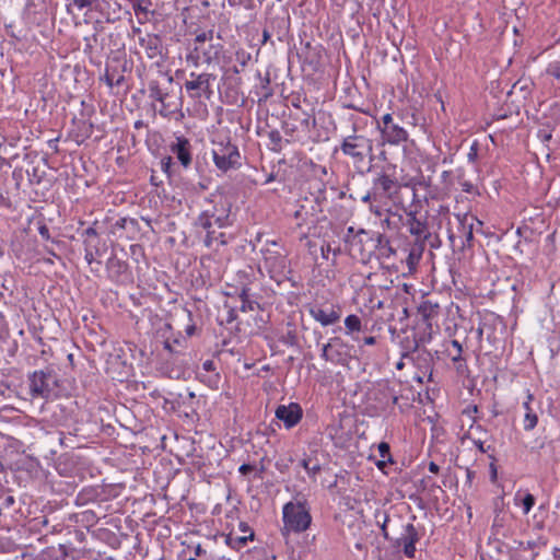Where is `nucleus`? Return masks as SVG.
Masks as SVG:
<instances>
[{"instance_id": "f257e3e1", "label": "nucleus", "mask_w": 560, "mask_h": 560, "mask_svg": "<svg viewBox=\"0 0 560 560\" xmlns=\"http://www.w3.org/2000/svg\"><path fill=\"white\" fill-rule=\"evenodd\" d=\"M148 90L149 97L160 103V116L177 121L184 118L183 86L176 83L171 74L160 72L156 79H152L148 83Z\"/></svg>"}, {"instance_id": "f03ea898", "label": "nucleus", "mask_w": 560, "mask_h": 560, "mask_svg": "<svg viewBox=\"0 0 560 560\" xmlns=\"http://www.w3.org/2000/svg\"><path fill=\"white\" fill-rule=\"evenodd\" d=\"M205 202V208L197 219L198 226L209 231L213 224L220 229L233 224L232 202L225 194L215 191Z\"/></svg>"}, {"instance_id": "7ed1b4c3", "label": "nucleus", "mask_w": 560, "mask_h": 560, "mask_svg": "<svg viewBox=\"0 0 560 560\" xmlns=\"http://www.w3.org/2000/svg\"><path fill=\"white\" fill-rule=\"evenodd\" d=\"M339 150L351 160L358 173L364 174L374 161V141L365 135H349L340 143Z\"/></svg>"}, {"instance_id": "20e7f679", "label": "nucleus", "mask_w": 560, "mask_h": 560, "mask_svg": "<svg viewBox=\"0 0 560 560\" xmlns=\"http://www.w3.org/2000/svg\"><path fill=\"white\" fill-rule=\"evenodd\" d=\"M213 36V30L203 31L197 34L194 39V48L189 54H187L186 61L198 67L201 60L210 65L213 60L218 59L221 46L212 43Z\"/></svg>"}, {"instance_id": "39448f33", "label": "nucleus", "mask_w": 560, "mask_h": 560, "mask_svg": "<svg viewBox=\"0 0 560 560\" xmlns=\"http://www.w3.org/2000/svg\"><path fill=\"white\" fill-rule=\"evenodd\" d=\"M215 79L217 77L213 73L192 71L186 78L183 88L189 98L201 103L211 100L213 96L212 83Z\"/></svg>"}, {"instance_id": "423d86ee", "label": "nucleus", "mask_w": 560, "mask_h": 560, "mask_svg": "<svg viewBox=\"0 0 560 560\" xmlns=\"http://www.w3.org/2000/svg\"><path fill=\"white\" fill-rule=\"evenodd\" d=\"M369 408L371 415H380L388 407L394 406L398 401V395L392 387L389 381L376 382L368 393Z\"/></svg>"}, {"instance_id": "0eeeda50", "label": "nucleus", "mask_w": 560, "mask_h": 560, "mask_svg": "<svg viewBox=\"0 0 560 560\" xmlns=\"http://www.w3.org/2000/svg\"><path fill=\"white\" fill-rule=\"evenodd\" d=\"M283 529L287 532H305L312 522V516L304 503L288 502L283 506Z\"/></svg>"}, {"instance_id": "6e6552de", "label": "nucleus", "mask_w": 560, "mask_h": 560, "mask_svg": "<svg viewBox=\"0 0 560 560\" xmlns=\"http://www.w3.org/2000/svg\"><path fill=\"white\" fill-rule=\"evenodd\" d=\"M213 162L218 170L228 172L241 166V153L238 148L229 138L213 142Z\"/></svg>"}, {"instance_id": "1a4fd4ad", "label": "nucleus", "mask_w": 560, "mask_h": 560, "mask_svg": "<svg viewBox=\"0 0 560 560\" xmlns=\"http://www.w3.org/2000/svg\"><path fill=\"white\" fill-rule=\"evenodd\" d=\"M375 128L381 135L382 144L400 145L409 139L408 131L395 122L389 113L383 115L381 119H375Z\"/></svg>"}, {"instance_id": "9d476101", "label": "nucleus", "mask_w": 560, "mask_h": 560, "mask_svg": "<svg viewBox=\"0 0 560 560\" xmlns=\"http://www.w3.org/2000/svg\"><path fill=\"white\" fill-rule=\"evenodd\" d=\"M351 349L352 346L342 338L331 337L323 345L320 357L334 365L347 366L352 359Z\"/></svg>"}, {"instance_id": "9b49d317", "label": "nucleus", "mask_w": 560, "mask_h": 560, "mask_svg": "<svg viewBox=\"0 0 560 560\" xmlns=\"http://www.w3.org/2000/svg\"><path fill=\"white\" fill-rule=\"evenodd\" d=\"M30 394L33 398L47 399L57 385V375L52 369L34 371L28 375Z\"/></svg>"}, {"instance_id": "f8f14e48", "label": "nucleus", "mask_w": 560, "mask_h": 560, "mask_svg": "<svg viewBox=\"0 0 560 560\" xmlns=\"http://www.w3.org/2000/svg\"><path fill=\"white\" fill-rule=\"evenodd\" d=\"M265 268L270 277L283 276L287 270V255L282 246L276 242H267L266 247L261 249Z\"/></svg>"}, {"instance_id": "ddd939ff", "label": "nucleus", "mask_w": 560, "mask_h": 560, "mask_svg": "<svg viewBox=\"0 0 560 560\" xmlns=\"http://www.w3.org/2000/svg\"><path fill=\"white\" fill-rule=\"evenodd\" d=\"M402 185L394 174L385 171L377 173L373 178L372 188L376 196L386 205L388 201H395Z\"/></svg>"}, {"instance_id": "4468645a", "label": "nucleus", "mask_w": 560, "mask_h": 560, "mask_svg": "<svg viewBox=\"0 0 560 560\" xmlns=\"http://www.w3.org/2000/svg\"><path fill=\"white\" fill-rule=\"evenodd\" d=\"M139 45L149 59H164L165 48L163 39L158 34L148 33L139 37Z\"/></svg>"}, {"instance_id": "2eb2a0df", "label": "nucleus", "mask_w": 560, "mask_h": 560, "mask_svg": "<svg viewBox=\"0 0 560 560\" xmlns=\"http://www.w3.org/2000/svg\"><path fill=\"white\" fill-rule=\"evenodd\" d=\"M275 413L287 429H292L302 420L303 409L299 404L290 402L289 405H279Z\"/></svg>"}, {"instance_id": "dca6fc26", "label": "nucleus", "mask_w": 560, "mask_h": 560, "mask_svg": "<svg viewBox=\"0 0 560 560\" xmlns=\"http://www.w3.org/2000/svg\"><path fill=\"white\" fill-rule=\"evenodd\" d=\"M171 152L176 156L184 168H188L192 163V145L184 136H176L175 141L170 145Z\"/></svg>"}, {"instance_id": "f3484780", "label": "nucleus", "mask_w": 560, "mask_h": 560, "mask_svg": "<svg viewBox=\"0 0 560 560\" xmlns=\"http://www.w3.org/2000/svg\"><path fill=\"white\" fill-rule=\"evenodd\" d=\"M310 315L318 322L322 326H330L340 320L341 311L337 305H330L324 308L319 305H314L310 308Z\"/></svg>"}, {"instance_id": "a211bd4d", "label": "nucleus", "mask_w": 560, "mask_h": 560, "mask_svg": "<svg viewBox=\"0 0 560 560\" xmlns=\"http://www.w3.org/2000/svg\"><path fill=\"white\" fill-rule=\"evenodd\" d=\"M419 533L413 524L408 523L404 527V532L400 537L397 538V546L402 547V551L405 556L409 559L415 558L416 555V544L419 541Z\"/></svg>"}, {"instance_id": "6ab92c4d", "label": "nucleus", "mask_w": 560, "mask_h": 560, "mask_svg": "<svg viewBox=\"0 0 560 560\" xmlns=\"http://www.w3.org/2000/svg\"><path fill=\"white\" fill-rule=\"evenodd\" d=\"M406 225L409 233L415 236V241L425 242L430 236L429 226L425 220H420L417 217L416 210L406 212Z\"/></svg>"}, {"instance_id": "aec40b11", "label": "nucleus", "mask_w": 560, "mask_h": 560, "mask_svg": "<svg viewBox=\"0 0 560 560\" xmlns=\"http://www.w3.org/2000/svg\"><path fill=\"white\" fill-rule=\"evenodd\" d=\"M457 220V237L462 238V246H471L474 241V222L477 220L470 213L456 214Z\"/></svg>"}, {"instance_id": "412c9836", "label": "nucleus", "mask_w": 560, "mask_h": 560, "mask_svg": "<svg viewBox=\"0 0 560 560\" xmlns=\"http://www.w3.org/2000/svg\"><path fill=\"white\" fill-rule=\"evenodd\" d=\"M240 530L242 535L231 532L225 538V542L235 550L242 549L249 540L254 539V532L246 523H240Z\"/></svg>"}, {"instance_id": "4be33fe9", "label": "nucleus", "mask_w": 560, "mask_h": 560, "mask_svg": "<svg viewBox=\"0 0 560 560\" xmlns=\"http://www.w3.org/2000/svg\"><path fill=\"white\" fill-rule=\"evenodd\" d=\"M452 347L455 349V353H448L452 362L455 365V370L459 375H466L468 373V366L466 363V359L463 357V346L458 340L451 341Z\"/></svg>"}, {"instance_id": "5701e85b", "label": "nucleus", "mask_w": 560, "mask_h": 560, "mask_svg": "<svg viewBox=\"0 0 560 560\" xmlns=\"http://www.w3.org/2000/svg\"><path fill=\"white\" fill-rule=\"evenodd\" d=\"M424 243L420 241H415V243L411 245L408 256L406 258V264L408 267V272L412 273L416 271L417 266L422 257L423 250H424Z\"/></svg>"}, {"instance_id": "b1692460", "label": "nucleus", "mask_w": 560, "mask_h": 560, "mask_svg": "<svg viewBox=\"0 0 560 560\" xmlns=\"http://www.w3.org/2000/svg\"><path fill=\"white\" fill-rule=\"evenodd\" d=\"M361 201L363 203L368 205L370 212L373 213L374 215L381 218L384 214V212H385L384 203H383V201H381L378 196H376L373 188H371V190H369L361 198Z\"/></svg>"}, {"instance_id": "393cba45", "label": "nucleus", "mask_w": 560, "mask_h": 560, "mask_svg": "<svg viewBox=\"0 0 560 560\" xmlns=\"http://www.w3.org/2000/svg\"><path fill=\"white\" fill-rule=\"evenodd\" d=\"M418 312L423 320L427 322L428 326H431V320L438 317L440 313V305L430 300H425L419 305Z\"/></svg>"}, {"instance_id": "a878e982", "label": "nucleus", "mask_w": 560, "mask_h": 560, "mask_svg": "<svg viewBox=\"0 0 560 560\" xmlns=\"http://www.w3.org/2000/svg\"><path fill=\"white\" fill-rule=\"evenodd\" d=\"M533 400V395H527V400L523 404V407L525 409V416H524V430L525 431H532L538 423V416L537 413L532 409L530 402Z\"/></svg>"}, {"instance_id": "bb28decb", "label": "nucleus", "mask_w": 560, "mask_h": 560, "mask_svg": "<svg viewBox=\"0 0 560 560\" xmlns=\"http://www.w3.org/2000/svg\"><path fill=\"white\" fill-rule=\"evenodd\" d=\"M361 330H362V320L358 315L351 314L345 318L346 335L351 336L354 341L359 340V337L355 336L354 334L360 332Z\"/></svg>"}, {"instance_id": "cd10ccee", "label": "nucleus", "mask_w": 560, "mask_h": 560, "mask_svg": "<svg viewBox=\"0 0 560 560\" xmlns=\"http://www.w3.org/2000/svg\"><path fill=\"white\" fill-rule=\"evenodd\" d=\"M289 118L293 119L305 131H308L316 122L315 117L307 112L291 113Z\"/></svg>"}, {"instance_id": "c85d7f7f", "label": "nucleus", "mask_w": 560, "mask_h": 560, "mask_svg": "<svg viewBox=\"0 0 560 560\" xmlns=\"http://www.w3.org/2000/svg\"><path fill=\"white\" fill-rule=\"evenodd\" d=\"M203 242H205V245L209 248L219 247V246L225 245L228 243L225 233H223V232L217 233V231L213 230L212 228L209 231H207V235H206Z\"/></svg>"}, {"instance_id": "c756f323", "label": "nucleus", "mask_w": 560, "mask_h": 560, "mask_svg": "<svg viewBox=\"0 0 560 560\" xmlns=\"http://www.w3.org/2000/svg\"><path fill=\"white\" fill-rule=\"evenodd\" d=\"M351 135H364L363 131L366 127L372 126L373 121L362 116H351Z\"/></svg>"}, {"instance_id": "7c9ffc66", "label": "nucleus", "mask_w": 560, "mask_h": 560, "mask_svg": "<svg viewBox=\"0 0 560 560\" xmlns=\"http://www.w3.org/2000/svg\"><path fill=\"white\" fill-rule=\"evenodd\" d=\"M248 291H249V289L244 287V288H242L241 293H240V299L242 302L240 310L242 312H248V311L253 312L256 308H259V303L249 299Z\"/></svg>"}, {"instance_id": "2f4dec72", "label": "nucleus", "mask_w": 560, "mask_h": 560, "mask_svg": "<svg viewBox=\"0 0 560 560\" xmlns=\"http://www.w3.org/2000/svg\"><path fill=\"white\" fill-rule=\"evenodd\" d=\"M377 247L383 257L389 258L396 255V249L392 246L389 240L382 234L377 237Z\"/></svg>"}, {"instance_id": "473e14b6", "label": "nucleus", "mask_w": 560, "mask_h": 560, "mask_svg": "<svg viewBox=\"0 0 560 560\" xmlns=\"http://www.w3.org/2000/svg\"><path fill=\"white\" fill-rule=\"evenodd\" d=\"M84 246H85V260L91 266L92 264L96 262L97 265H101V261L96 260V256L100 255V250L96 247V245L93 244L92 240H84Z\"/></svg>"}, {"instance_id": "72a5a7b5", "label": "nucleus", "mask_w": 560, "mask_h": 560, "mask_svg": "<svg viewBox=\"0 0 560 560\" xmlns=\"http://www.w3.org/2000/svg\"><path fill=\"white\" fill-rule=\"evenodd\" d=\"M104 81L109 88L119 86L124 83L125 77L118 73L116 70L106 69L104 74Z\"/></svg>"}, {"instance_id": "f704fd0d", "label": "nucleus", "mask_w": 560, "mask_h": 560, "mask_svg": "<svg viewBox=\"0 0 560 560\" xmlns=\"http://www.w3.org/2000/svg\"><path fill=\"white\" fill-rule=\"evenodd\" d=\"M268 139L271 144V151L279 153L283 148V139L279 130H271L268 132Z\"/></svg>"}, {"instance_id": "c9c22d12", "label": "nucleus", "mask_w": 560, "mask_h": 560, "mask_svg": "<svg viewBox=\"0 0 560 560\" xmlns=\"http://www.w3.org/2000/svg\"><path fill=\"white\" fill-rule=\"evenodd\" d=\"M186 347L183 346V342L179 339H173V340L166 339L164 341V349L167 350L172 354L180 355L184 353L183 350Z\"/></svg>"}, {"instance_id": "e433bc0d", "label": "nucleus", "mask_w": 560, "mask_h": 560, "mask_svg": "<svg viewBox=\"0 0 560 560\" xmlns=\"http://www.w3.org/2000/svg\"><path fill=\"white\" fill-rule=\"evenodd\" d=\"M302 467L307 471L310 476H316L320 471V466L317 463H313L311 458H304L301 462Z\"/></svg>"}, {"instance_id": "4c0bfd02", "label": "nucleus", "mask_w": 560, "mask_h": 560, "mask_svg": "<svg viewBox=\"0 0 560 560\" xmlns=\"http://www.w3.org/2000/svg\"><path fill=\"white\" fill-rule=\"evenodd\" d=\"M535 497L532 493H526L522 500L523 514L527 515L535 505Z\"/></svg>"}, {"instance_id": "58836bf2", "label": "nucleus", "mask_w": 560, "mask_h": 560, "mask_svg": "<svg viewBox=\"0 0 560 560\" xmlns=\"http://www.w3.org/2000/svg\"><path fill=\"white\" fill-rule=\"evenodd\" d=\"M377 450L381 458H387V462H389L390 464L394 463L390 454V446L387 442H381L377 446Z\"/></svg>"}, {"instance_id": "ea45409f", "label": "nucleus", "mask_w": 560, "mask_h": 560, "mask_svg": "<svg viewBox=\"0 0 560 560\" xmlns=\"http://www.w3.org/2000/svg\"><path fill=\"white\" fill-rule=\"evenodd\" d=\"M282 129H283V132H284L285 136H288L290 138H293L295 131L301 129V127L298 124H292L290 121H284L282 124Z\"/></svg>"}, {"instance_id": "a19ab883", "label": "nucleus", "mask_w": 560, "mask_h": 560, "mask_svg": "<svg viewBox=\"0 0 560 560\" xmlns=\"http://www.w3.org/2000/svg\"><path fill=\"white\" fill-rule=\"evenodd\" d=\"M547 73L557 80H560V61H552L547 67Z\"/></svg>"}, {"instance_id": "79ce46f5", "label": "nucleus", "mask_w": 560, "mask_h": 560, "mask_svg": "<svg viewBox=\"0 0 560 560\" xmlns=\"http://www.w3.org/2000/svg\"><path fill=\"white\" fill-rule=\"evenodd\" d=\"M129 224L136 226L138 225V222L136 219L120 218L119 220L116 221L114 226L117 229H126Z\"/></svg>"}, {"instance_id": "37998d69", "label": "nucleus", "mask_w": 560, "mask_h": 560, "mask_svg": "<svg viewBox=\"0 0 560 560\" xmlns=\"http://www.w3.org/2000/svg\"><path fill=\"white\" fill-rule=\"evenodd\" d=\"M326 186L325 184L323 183H319L318 184V189H317V194L315 195V202L317 205H322L323 202L326 201Z\"/></svg>"}, {"instance_id": "c03bdc74", "label": "nucleus", "mask_w": 560, "mask_h": 560, "mask_svg": "<svg viewBox=\"0 0 560 560\" xmlns=\"http://www.w3.org/2000/svg\"><path fill=\"white\" fill-rule=\"evenodd\" d=\"M459 186L464 192L478 194L477 187L469 180H460Z\"/></svg>"}, {"instance_id": "a18cd8bd", "label": "nucleus", "mask_w": 560, "mask_h": 560, "mask_svg": "<svg viewBox=\"0 0 560 560\" xmlns=\"http://www.w3.org/2000/svg\"><path fill=\"white\" fill-rule=\"evenodd\" d=\"M235 56L236 60L243 68L247 65L248 60L250 59V54L246 52L245 50L236 51Z\"/></svg>"}, {"instance_id": "49530a36", "label": "nucleus", "mask_w": 560, "mask_h": 560, "mask_svg": "<svg viewBox=\"0 0 560 560\" xmlns=\"http://www.w3.org/2000/svg\"><path fill=\"white\" fill-rule=\"evenodd\" d=\"M82 521L86 523L94 524L97 520L95 513L93 511H84L82 514Z\"/></svg>"}, {"instance_id": "de8ad7c7", "label": "nucleus", "mask_w": 560, "mask_h": 560, "mask_svg": "<svg viewBox=\"0 0 560 560\" xmlns=\"http://www.w3.org/2000/svg\"><path fill=\"white\" fill-rule=\"evenodd\" d=\"M97 224V221H95L90 228H88L84 232H83V235L86 237L85 240H90L91 237H97L98 236V233L95 229V225Z\"/></svg>"}, {"instance_id": "09e8293b", "label": "nucleus", "mask_w": 560, "mask_h": 560, "mask_svg": "<svg viewBox=\"0 0 560 560\" xmlns=\"http://www.w3.org/2000/svg\"><path fill=\"white\" fill-rule=\"evenodd\" d=\"M477 156H478V143L474 142L470 147L467 158H468V161L475 162L477 160Z\"/></svg>"}, {"instance_id": "8fccbe9b", "label": "nucleus", "mask_w": 560, "mask_h": 560, "mask_svg": "<svg viewBox=\"0 0 560 560\" xmlns=\"http://www.w3.org/2000/svg\"><path fill=\"white\" fill-rule=\"evenodd\" d=\"M104 533L106 535H108L110 537V540H108L107 542L115 549H117L120 545L119 540L117 539L116 535L114 533H112L110 530L108 529H104Z\"/></svg>"}, {"instance_id": "3c124183", "label": "nucleus", "mask_w": 560, "mask_h": 560, "mask_svg": "<svg viewBox=\"0 0 560 560\" xmlns=\"http://www.w3.org/2000/svg\"><path fill=\"white\" fill-rule=\"evenodd\" d=\"M255 468H256V467H255V465H252V464H243V465H241V466H240L238 471H240L242 475L246 476V475H248L249 472L254 471V470H255Z\"/></svg>"}, {"instance_id": "603ef678", "label": "nucleus", "mask_w": 560, "mask_h": 560, "mask_svg": "<svg viewBox=\"0 0 560 560\" xmlns=\"http://www.w3.org/2000/svg\"><path fill=\"white\" fill-rule=\"evenodd\" d=\"M38 232L40 234V236L45 240H49L50 238V233H49V229L46 224H42L39 228H38Z\"/></svg>"}, {"instance_id": "864d4df0", "label": "nucleus", "mask_w": 560, "mask_h": 560, "mask_svg": "<svg viewBox=\"0 0 560 560\" xmlns=\"http://www.w3.org/2000/svg\"><path fill=\"white\" fill-rule=\"evenodd\" d=\"M202 369L206 371V372H213L215 371V364H214V361L212 360H207L202 363Z\"/></svg>"}, {"instance_id": "5fc2aeb1", "label": "nucleus", "mask_w": 560, "mask_h": 560, "mask_svg": "<svg viewBox=\"0 0 560 560\" xmlns=\"http://www.w3.org/2000/svg\"><path fill=\"white\" fill-rule=\"evenodd\" d=\"M171 165H172V158L171 156H166V158L161 160V166H162L163 171L168 172Z\"/></svg>"}, {"instance_id": "6e6d98bb", "label": "nucleus", "mask_w": 560, "mask_h": 560, "mask_svg": "<svg viewBox=\"0 0 560 560\" xmlns=\"http://www.w3.org/2000/svg\"><path fill=\"white\" fill-rule=\"evenodd\" d=\"M15 503V499L12 495H7L2 502V508L9 509Z\"/></svg>"}, {"instance_id": "4d7b16f0", "label": "nucleus", "mask_w": 560, "mask_h": 560, "mask_svg": "<svg viewBox=\"0 0 560 560\" xmlns=\"http://www.w3.org/2000/svg\"><path fill=\"white\" fill-rule=\"evenodd\" d=\"M474 444L477 447V450L481 453H486L490 448V446L486 447L485 443L481 440L474 441Z\"/></svg>"}, {"instance_id": "13d9d810", "label": "nucleus", "mask_w": 560, "mask_h": 560, "mask_svg": "<svg viewBox=\"0 0 560 560\" xmlns=\"http://www.w3.org/2000/svg\"><path fill=\"white\" fill-rule=\"evenodd\" d=\"M478 411V407L476 405L468 406L466 409H464L463 413L467 415L468 417H472L474 413Z\"/></svg>"}, {"instance_id": "bf43d9fd", "label": "nucleus", "mask_w": 560, "mask_h": 560, "mask_svg": "<svg viewBox=\"0 0 560 560\" xmlns=\"http://www.w3.org/2000/svg\"><path fill=\"white\" fill-rule=\"evenodd\" d=\"M428 468L432 474H438L440 471V466L434 462H430Z\"/></svg>"}, {"instance_id": "052dcab7", "label": "nucleus", "mask_w": 560, "mask_h": 560, "mask_svg": "<svg viewBox=\"0 0 560 560\" xmlns=\"http://www.w3.org/2000/svg\"><path fill=\"white\" fill-rule=\"evenodd\" d=\"M363 343L366 346H374L376 343V338L374 336H369L363 339Z\"/></svg>"}, {"instance_id": "680f3d73", "label": "nucleus", "mask_w": 560, "mask_h": 560, "mask_svg": "<svg viewBox=\"0 0 560 560\" xmlns=\"http://www.w3.org/2000/svg\"><path fill=\"white\" fill-rule=\"evenodd\" d=\"M234 319H236V311L234 308H230L226 322L232 323Z\"/></svg>"}, {"instance_id": "e2e57ef3", "label": "nucleus", "mask_w": 560, "mask_h": 560, "mask_svg": "<svg viewBox=\"0 0 560 560\" xmlns=\"http://www.w3.org/2000/svg\"><path fill=\"white\" fill-rule=\"evenodd\" d=\"M270 33L267 28L262 31V40L261 44L265 45L270 39Z\"/></svg>"}, {"instance_id": "0e129e2a", "label": "nucleus", "mask_w": 560, "mask_h": 560, "mask_svg": "<svg viewBox=\"0 0 560 560\" xmlns=\"http://www.w3.org/2000/svg\"><path fill=\"white\" fill-rule=\"evenodd\" d=\"M206 553V550L201 547V545H197L195 548V555L200 557Z\"/></svg>"}, {"instance_id": "69168bd1", "label": "nucleus", "mask_w": 560, "mask_h": 560, "mask_svg": "<svg viewBox=\"0 0 560 560\" xmlns=\"http://www.w3.org/2000/svg\"><path fill=\"white\" fill-rule=\"evenodd\" d=\"M389 462H387V458H382L381 460H378L376 463V466L378 469L383 470L384 467L388 464Z\"/></svg>"}, {"instance_id": "338daca9", "label": "nucleus", "mask_w": 560, "mask_h": 560, "mask_svg": "<svg viewBox=\"0 0 560 560\" xmlns=\"http://www.w3.org/2000/svg\"><path fill=\"white\" fill-rule=\"evenodd\" d=\"M490 470H491V479L494 481L497 479V467L494 463L490 464Z\"/></svg>"}, {"instance_id": "774afa93", "label": "nucleus", "mask_w": 560, "mask_h": 560, "mask_svg": "<svg viewBox=\"0 0 560 560\" xmlns=\"http://www.w3.org/2000/svg\"><path fill=\"white\" fill-rule=\"evenodd\" d=\"M58 138L56 139H52V140H49L48 144L50 148H52L55 151H58V148H57V142H58Z\"/></svg>"}]
</instances>
